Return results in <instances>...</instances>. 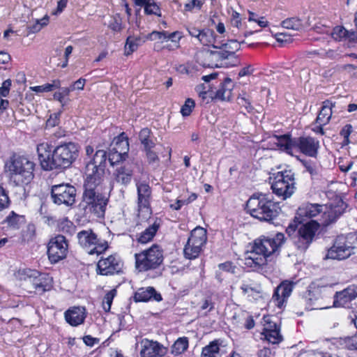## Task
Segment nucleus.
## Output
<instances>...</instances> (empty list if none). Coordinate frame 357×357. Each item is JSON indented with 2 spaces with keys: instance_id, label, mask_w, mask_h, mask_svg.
Wrapping results in <instances>:
<instances>
[{
  "instance_id": "f257e3e1",
  "label": "nucleus",
  "mask_w": 357,
  "mask_h": 357,
  "mask_svg": "<svg viewBox=\"0 0 357 357\" xmlns=\"http://www.w3.org/2000/svg\"><path fill=\"white\" fill-rule=\"evenodd\" d=\"M284 241V235L282 233H278L273 237L262 236L256 239L252 250L245 259V265L258 268L266 264L268 261L279 254V250Z\"/></svg>"
},
{
  "instance_id": "f03ea898",
  "label": "nucleus",
  "mask_w": 357,
  "mask_h": 357,
  "mask_svg": "<svg viewBox=\"0 0 357 357\" xmlns=\"http://www.w3.org/2000/svg\"><path fill=\"white\" fill-rule=\"evenodd\" d=\"M36 164L29 157L13 154L5 162L4 169L9 181L16 186L24 187L34 178Z\"/></svg>"
},
{
  "instance_id": "7ed1b4c3",
  "label": "nucleus",
  "mask_w": 357,
  "mask_h": 357,
  "mask_svg": "<svg viewBox=\"0 0 357 357\" xmlns=\"http://www.w3.org/2000/svg\"><path fill=\"white\" fill-rule=\"evenodd\" d=\"M246 210L253 218L261 221L271 222L281 212L280 204L274 202L271 195L254 194L248 200Z\"/></svg>"
},
{
  "instance_id": "20e7f679",
  "label": "nucleus",
  "mask_w": 357,
  "mask_h": 357,
  "mask_svg": "<svg viewBox=\"0 0 357 357\" xmlns=\"http://www.w3.org/2000/svg\"><path fill=\"white\" fill-rule=\"evenodd\" d=\"M101 183L102 181H92L91 178L85 180L81 203L85 211L98 218L104 216L107 204V198L100 192Z\"/></svg>"
},
{
  "instance_id": "39448f33",
  "label": "nucleus",
  "mask_w": 357,
  "mask_h": 357,
  "mask_svg": "<svg viewBox=\"0 0 357 357\" xmlns=\"http://www.w3.org/2000/svg\"><path fill=\"white\" fill-rule=\"evenodd\" d=\"M135 267L139 271H147L157 268L162 263L163 250L154 244L149 248L135 255Z\"/></svg>"
},
{
  "instance_id": "423d86ee",
  "label": "nucleus",
  "mask_w": 357,
  "mask_h": 357,
  "mask_svg": "<svg viewBox=\"0 0 357 357\" xmlns=\"http://www.w3.org/2000/svg\"><path fill=\"white\" fill-rule=\"evenodd\" d=\"M295 175L291 169H284L273 174L271 182L273 192L283 199L290 197L294 192Z\"/></svg>"
},
{
  "instance_id": "0eeeda50",
  "label": "nucleus",
  "mask_w": 357,
  "mask_h": 357,
  "mask_svg": "<svg viewBox=\"0 0 357 357\" xmlns=\"http://www.w3.org/2000/svg\"><path fill=\"white\" fill-rule=\"evenodd\" d=\"M78 146L73 142L65 143L53 150L52 169H66L71 166L78 156Z\"/></svg>"
},
{
  "instance_id": "6e6552de",
  "label": "nucleus",
  "mask_w": 357,
  "mask_h": 357,
  "mask_svg": "<svg viewBox=\"0 0 357 357\" xmlns=\"http://www.w3.org/2000/svg\"><path fill=\"white\" fill-rule=\"evenodd\" d=\"M77 237L79 245L89 255H100L108 248L107 242L103 239L98 238L91 229L79 231Z\"/></svg>"
},
{
  "instance_id": "1a4fd4ad",
  "label": "nucleus",
  "mask_w": 357,
  "mask_h": 357,
  "mask_svg": "<svg viewBox=\"0 0 357 357\" xmlns=\"http://www.w3.org/2000/svg\"><path fill=\"white\" fill-rule=\"evenodd\" d=\"M207 234L206 230L201 227L194 229L186 243L183 253L186 259H195L199 257L203 250V247L206 243Z\"/></svg>"
},
{
  "instance_id": "9d476101",
  "label": "nucleus",
  "mask_w": 357,
  "mask_h": 357,
  "mask_svg": "<svg viewBox=\"0 0 357 357\" xmlns=\"http://www.w3.org/2000/svg\"><path fill=\"white\" fill-rule=\"evenodd\" d=\"M107 160V152L98 150L86 166V180L102 181Z\"/></svg>"
},
{
  "instance_id": "9b49d317",
  "label": "nucleus",
  "mask_w": 357,
  "mask_h": 357,
  "mask_svg": "<svg viewBox=\"0 0 357 357\" xmlns=\"http://www.w3.org/2000/svg\"><path fill=\"white\" fill-rule=\"evenodd\" d=\"M319 227L320 223L317 220H311L298 228L297 238L294 242L298 250L305 252L309 248Z\"/></svg>"
},
{
  "instance_id": "f8f14e48",
  "label": "nucleus",
  "mask_w": 357,
  "mask_h": 357,
  "mask_svg": "<svg viewBox=\"0 0 357 357\" xmlns=\"http://www.w3.org/2000/svg\"><path fill=\"white\" fill-rule=\"evenodd\" d=\"M51 197L57 205L72 206L75 202L76 189L70 184H59L52 187Z\"/></svg>"
},
{
  "instance_id": "ddd939ff",
  "label": "nucleus",
  "mask_w": 357,
  "mask_h": 357,
  "mask_svg": "<svg viewBox=\"0 0 357 357\" xmlns=\"http://www.w3.org/2000/svg\"><path fill=\"white\" fill-rule=\"evenodd\" d=\"M68 244L65 236L57 235L52 238L47 245V255L52 263H57L66 258Z\"/></svg>"
},
{
  "instance_id": "4468645a",
  "label": "nucleus",
  "mask_w": 357,
  "mask_h": 357,
  "mask_svg": "<svg viewBox=\"0 0 357 357\" xmlns=\"http://www.w3.org/2000/svg\"><path fill=\"white\" fill-rule=\"evenodd\" d=\"M295 283L288 280L282 282L274 290L271 303L282 309L286 305L288 298L290 296Z\"/></svg>"
},
{
  "instance_id": "2eb2a0df",
  "label": "nucleus",
  "mask_w": 357,
  "mask_h": 357,
  "mask_svg": "<svg viewBox=\"0 0 357 357\" xmlns=\"http://www.w3.org/2000/svg\"><path fill=\"white\" fill-rule=\"evenodd\" d=\"M295 155L302 153L310 157H314L319 147V142L309 136L295 138Z\"/></svg>"
},
{
  "instance_id": "dca6fc26",
  "label": "nucleus",
  "mask_w": 357,
  "mask_h": 357,
  "mask_svg": "<svg viewBox=\"0 0 357 357\" xmlns=\"http://www.w3.org/2000/svg\"><path fill=\"white\" fill-rule=\"evenodd\" d=\"M354 235L339 236L336 238V260H344L355 253L356 246L351 240Z\"/></svg>"
},
{
  "instance_id": "f3484780",
  "label": "nucleus",
  "mask_w": 357,
  "mask_h": 357,
  "mask_svg": "<svg viewBox=\"0 0 357 357\" xmlns=\"http://www.w3.org/2000/svg\"><path fill=\"white\" fill-rule=\"evenodd\" d=\"M98 273L102 275H114L121 272L123 264L116 255L101 258L98 262Z\"/></svg>"
},
{
  "instance_id": "a211bd4d",
  "label": "nucleus",
  "mask_w": 357,
  "mask_h": 357,
  "mask_svg": "<svg viewBox=\"0 0 357 357\" xmlns=\"http://www.w3.org/2000/svg\"><path fill=\"white\" fill-rule=\"evenodd\" d=\"M357 298V285L351 284L342 291H336V307L351 309L352 302Z\"/></svg>"
},
{
  "instance_id": "6ab92c4d",
  "label": "nucleus",
  "mask_w": 357,
  "mask_h": 357,
  "mask_svg": "<svg viewBox=\"0 0 357 357\" xmlns=\"http://www.w3.org/2000/svg\"><path fill=\"white\" fill-rule=\"evenodd\" d=\"M37 153L42 168L52 170L53 151L48 142H42L37 146Z\"/></svg>"
},
{
  "instance_id": "aec40b11",
  "label": "nucleus",
  "mask_w": 357,
  "mask_h": 357,
  "mask_svg": "<svg viewBox=\"0 0 357 357\" xmlns=\"http://www.w3.org/2000/svg\"><path fill=\"white\" fill-rule=\"evenodd\" d=\"M167 352V348L157 342L144 340L142 342L141 357H162Z\"/></svg>"
},
{
  "instance_id": "412c9836",
  "label": "nucleus",
  "mask_w": 357,
  "mask_h": 357,
  "mask_svg": "<svg viewBox=\"0 0 357 357\" xmlns=\"http://www.w3.org/2000/svg\"><path fill=\"white\" fill-rule=\"evenodd\" d=\"M326 205H320L317 204H305L298 208L297 211L296 218H312L323 213L326 215Z\"/></svg>"
},
{
  "instance_id": "4be33fe9",
  "label": "nucleus",
  "mask_w": 357,
  "mask_h": 357,
  "mask_svg": "<svg viewBox=\"0 0 357 357\" xmlns=\"http://www.w3.org/2000/svg\"><path fill=\"white\" fill-rule=\"evenodd\" d=\"M137 190V205L139 210L149 209L151 198V188L145 183L136 184Z\"/></svg>"
},
{
  "instance_id": "5701e85b",
  "label": "nucleus",
  "mask_w": 357,
  "mask_h": 357,
  "mask_svg": "<svg viewBox=\"0 0 357 357\" xmlns=\"http://www.w3.org/2000/svg\"><path fill=\"white\" fill-rule=\"evenodd\" d=\"M66 321L73 326L82 324L86 318V309L84 307H73L65 314Z\"/></svg>"
},
{
  "instance_id": "b1692460",
  "label": "nucleus",
  "mask_w": 357,
  "mask_h": 357,
  "mask_svg": "<svg viewBox=\"0 0 357 357\" xmlns=\"http://www.w3.org/2000/svg\"><path fill=\"white\" fill-rule=\"evenodd\" d=\"M273 138L275 139L274 143L278 149L291 155H295V138H291L288 135H275Z\"/></svg>"
},
{
  "instance_id": "393cba45",
  "label": "nucleus",
  "mask_w": 357,
  "mask_h": 357,
  "mask_svg": "<svg viewBox=\"0 0 357 357\" xmlns=\"http://www.w3.org/2000/svg\"><path fill=\"white\" fill-rule=\"evenodd\" d=\"M134 299L136 302H147L151 299L160 301L162 300V297L153 287H149L139 289L135 294Z\"/></svg>"
},
{
  "instance_id": "a878e982",
  "label": "nucleus",
  "mask_w": 357,
  "mask_h": 357,
  "mask_svg": "<svg viewBox=\"0 0 357 357\" xmlns=\"http://www.w3.org/2000/svg\"><path fill=\"white\" fill-rule=\"evenodd\" d=\"M132 165L128 163L118 167L114 173L116 181L123 185L130 183L132 180Z\"/></svg>"
},
{
  "instance_id": "bb28decb",
  "label": "nucleus",
  "mask_w": 357,
  "mask_h": 357,
  "mask_svg": "<svg viewBox=\"0 0 357 357\" xmlns=\"http://www.w3.org/2000/svg\"><path fill=\"white\" fill-rule=\"evenodd\" d=\"M233 88L232 81L230 78L227 77L224 82L220 83L215 98L221 100H229L231 97V91Z\"/></svg>"
},
{
  "instance_id": "cd10ccee",
  "label": "nucleus",
  "mask_w": 357,
  "mask_h": 357,
  "mask_svg": "<svg viewBox=\"0 0 357 357\" xmlns=\"http://www.w3.org/2000/svg\"><path fill=\"white\" fill-rule=\"evenodd\" d=\"M112 149L128 155L129 151L128 139L124 132L115 137L112 144Z\"/></svg>"
},
{
  "instance_id": "c85d7f7f",
  "label": "nucleus",
  "mask_w": 357,
  "mask_h": 357,
  "mask_svg": "<svg viewBox=\"0 0 357 357\" xmlns=\"http://www.w3.org/2000/svg\"><path fill=\"white\" fill-rule=\"evenodd\" d=\"M333 104L329 100L323 102V106L317 117V123L320 125H326L331 119L333 114Z\"/></svg>"
},
{
  "instance_id": "c756f323",
  "label": "nucleus",
  "mask_w": 357,
  "mask_h": 357,
  "mask_svg": "<svg viewBox=\"0 0 357 357\" xmlns=\"http://www.w3.org/2000/svg\"><path fill=\"white\" fill-rule=\"evenodd\" d=\"M159 227L160 223L155 220L139 234L137 238L138 242L142 244H145L151 241L153 238Z\"/></svg>"
},
{
  "instance_id": "7c9ffc66",
  "label": "nucleus",
  "mask_w": 357,
  "mask_h": 357,
  "mask_svg": "<svg viewBox=\"0 0 357 357\" xmlns=\"http://www.w3.org/2000/svg\"><path fill=\"white\" fill-rule=\"evenodd\" d=\"M241 289L245 295L254 298L259 297L261 293V286L255 282L244 281L241 286Z\"/></svg>"
},
{
  "instance_id": "2f4dec72",
  "label": "nucleus",
  "mask_w": 357,
  "mask_h": 357,
  "mask_svg": "<svg viewBox=\"0 0 357 357\" xmlns=\"http://www.w3.org/2000/svg\"><path fill=\"white\" fill-rule=\"evenodd\" d=\"M220 342L215 340L202 349V357H218L220 356Z\"/></svg>"
},
{
  "instance_id": "473e14b6",
  "label": "nucleus",
  "mask_w": 357,
  "mask_h": 357,
  "mask_svg": "<svg viewBox=\"0 0 357 357\" xmlns=\"http://www.w3.org/2000/svg\"><path fill=\"white\" fill-rule=\"evenodd\" d=\"M8 226L13 229H19L20 227L25 223V218L11 211L5 220Z\"/></svg>"
},
{
  "instance_id": "72a5a7b5",
  "label": "nucleus",
  "mask_w": 357,
  "mask_h": 357,
  "mask_svg": "<svg viewBox=\"0 0 357 357\" xmlns=\"http://www.w3.org/2000/svg\"><path fill=\"white\" fill-rule=\"evenodd\" d=\"M189 341L186 337L178 338L172 346V354L175 356L184 353L188 348Z\"/></svg>"
},
{
  "instance_id": "f704fd0d",
  "label": "nucleus",
  "mask_w": 357,
  "mask_h": 357,
  "mask_svg": "<svg viewBox=\"0 0 357 357\" xmlns=\"http://www.w3.org/2000/svg\"><path fill=\"white\" fill-rule=\"evenodd\" d=\"M197 40L201 44L204 45H212L216 47V46L214 45V31L209 29H202V32Z\"/></svg>"
},
{
  "instance_id": "c9c22d12",
  "label": "nucleus",
  "mask_w": 357,
  "mask_h": 357,
  "mask_svg": "<svg viewBox=\"0 0 357 357\" xmlns=\"http://www.w3.org/2000/svg\"><path fill=\"white\" fill-rule=\"evenodd\" d=\"M59 89L60 90L59 91H56L54 93V99L59 101L61 107H64L70 101V99L67 97L69 96L71 91L70 90L69 87H60Z\"/></svg>"
},
{
  "instance_id": "e433bc0d",
  "label": "nucleus",
  "mask_w": 357,
  "mask_h": 357,
  "mask_svg": "<svg viewBox=\"0 0 357 357\" xmlns=\"http://www.w3.org/2000/svg\"><path fill=\"white\" fill-rule=\"evenodd\" d=\"M319 294V290H314L311 291L308 290L305 296V299L306 301L307 305H308V307L313 310V309H326L328 308L327 307H319L316 305L315 302L318 299V296Z\"/></svg>"
},
{
  "instance_id": "4c0bfd02",
  "label": "nucleus",
  "mask_w": 357,
  "mask_h": 357,
  "mask_svg": "<svg viewBox=\"0 0 357 357\" xmlns=\"http://www.w3.org/2000/svg\"><path fill=\"white\" fill-rule=\"evenodd\" d=\"M282 27L287 29L300 31L303 29L301 20L298 17H290L286 19L282 22Z\"/></svg>"
},
{
  "instance_id": "58836bf2",
  "label": "nucleus",
  "mask_w": 357,
  "mask_h": 357,
  "mask_svg": "<svg viewBox=\"0 0 357 357\" xmlns=\"http://www.w3.org/2000/svg\"><path fill=\"white\" fill-rule=\"evenodd\" d=\"M47 276L45 275H39L38 278H35L33 280V285L35 286L36 290L41 292L48 291L50 289V284L46 282Z\"/></svg>"
},
{
  "instance_id": "ea45409f",
  "label": "nucleus",
  "mask_w": 357,
  "mask_h": 357,
  "mask_svg": "<svg viewBox=\"0 0 357 357\" xmlns=\"http://www.w3.org/2000/svg\"><path fill=\"white\" fill-rule=\"evenodd\" d=\"M61 82L59 80H54L52 83L45 84L40 86L31 87L33 91L37 93L52 91L56 89L60 88Z\"/></svg>"
},
{
  "instance_id": "a19ab883",
  "label": "nucleus",
  "mask_w": 357,
  "mask_h": 357,
  "mask_svg": "<svg viewBox=\"0 0 357 357\" xmlns=\"http://www.w3.org/2000/svg\"><path fill=\"white\" fill-rule=\"evenodd\" d=\"M356 335L353 337H340L336 340V347L341 349H348L354 350V340Z\"/></svg>"
},
{
  "instance_id": "79ce46f5",
  "label": "nucleus",
  "mask_w": 357,
  "mask_h": 357,
  "mask_svg": "<svg viewBox=\"0 0 357 357\" xmlns=\"http://www.w3.org/2000/svg\"><path fill=\"white\" fill-rule=\"evenodd\" d=\"M140 41V38L128 37L125 45V54L128 56L135 52L137 49Z\"/></svg>"
},
{
  "instance_id": "37998d69",
  "label": "nucleus",
  "mask_w": 357,
  "mask_h": 357,
  "mask_svg": "<svg viewBox=\"0 0 357 357\" xmlns=\"http://www.w3.org/2000/svg\"><path fill=\"white\" fill-rule=\"evenodd\" d=\"M348 203L342 197L336 196V218L349 211Z\"/></svg>"
},
{
  "instance_id": "c03bdc74",
  "label": "nucleus",
  "mask_w": 357,
  "mask_h": 357,
  "mask_svg": "<svg viewBox=\"0 0 357 357\" xmlns=\"http://www.w3.org/2000/svg\"><path fill=\"white\" fill-rule=\"evenodd\" d=\"M352 132L353 126L351 124H347L342 128L340 132V136L343 138V141L340 143L341 148L349 144V136Z\"/></svg>"
},
{
  "instance_id": "a18cd8bd",
  "label": "nucleus",
  "mask_w": 357,
  "mask_h": 357,
  "mask_svg": "<svg viewBox=\"0 0 357 357\" xmlns=\"http://www.w3.org/2000/svg\"><path fill=\"white\" fill-rule=\"evenodd\" d=\"M116 294V290L114 289L108 291L104 296L102 305L105 312H109L110 310L113 299Z\"/></svg>"
},
{
  "instance_id": "49530a36",
  "label": "nucleus",
  "mask_w": 357,
  "mask_h": 357,
  "mask_svg": "<svg viewBox=\"0 0 357 357\" xmlns=\"http://www.w3.org/2000/svg\"><path fill=\"white\" fill-rule=\"evenodd\" d=\"M265 338L272 344H278L282 340L280 333V328L272 330L264 335Z\"/></svg>"
},
{
  "instance_id": "de8ad7c7",
  "label": "nucleus",
  "mask_w": 357,
  "mask_h": 357,
  "mask_svg": "<svg viewBox=\"0 0 357 357\" xmlns=\"http://www.w3.org/2000/svg\"><path fill=\"white\" fill-rule=\"evenodd\" d=\"M127 156L128 155H124L122 153L115 151L111 149L108 155V160L112 165H114L115 164L124 160Z\"/></svg>"
},
{
  "instance_id": "09e8293b",
  "label": "nucleus",
  "mask_w": 357,
  "mask_h": 357,
  "mask_svg": "<svg viewBox=\"0 0 357 357\" xmlns=\"http://www.w3.org/2000/svg\"><path fill=\"white\" fill-rule=\"evenodd\" d=\"M238 104L241 107H245L246 111L249 113H251L254 107L251 105V100L248 96H247L245 93L242 94L241 96H238L237 98Z\"/></svg>"
},
{
  "instance_id": "8fccbe9b",
  "label": "nucleus",
  "mask_w": 357,
  "mask_h": 357,
  "mask_svg": "<svg viewBox=\"0 0 357 357\" xmlns=\"http://www.w3.org/2000/svg\"><path fill=\"white\" fill-rule=\"evenodd\" d=\"M144 12L147 15H160V9L159 6L154 2L149 0L146 4L144 6Z\"/></svg>"
},
{
  "instance_id": "3c124183",
  "label": "nucleus",
  "mask_w": 357,
  "mask_h": 357,
  "mask_svg": "<svg viewBox=\"0 0 357 357\" xmlns=\"http://www.w3.org/2000/svg\"><path fill=\"white\" fill-rule=\"evenodd\" d=\"M264 331L262 334L264 335L268 332L280 328L277 324L272 320V317L271 316H264Z\"/></svg>"
},
{
  "instance_id": "603ef678",
  "label": "nucleus",
  "mask_w": 357,
  "mask_h": 357,
  "mask_svg": "<svg viewBox=\"0 0 357 357\" xmlns=\"http://www.w3.org/2000/svg\"><path fill=\"white\" fill-rule=\"evenodd\" d=\"M206 0H190L184 6L185 11H192L193 9L200 10Z\"/></svg>"
},
{
  "instance_id": "864d4df0",
  "label": "nucleus",
  "mask_w": 357,
  "mask_h": 357,
  "mask_svg": "<svg viewBox=\"0 0 357 357\" xmlns=\"http://www.w3.org/2000/svg\"><path fill=\"white\" fill-rule=\"evenodd\" d=\"M195 101L191 98H188L184 105L181 107V113L183 116H189L192 109L195 107Z\"/></svg>"
},
{
  "instance_id": "5fc2aeb1",
  "label": "nucleus",
  "mask_w": 357,
  "mask_h": 357,
  "mask_svg": "<svg viewBox=\"0 0 357 357\" xmlns=\"http://www.w3.org/2000/svg\"><path fill=\"white\" fill-rule=\"evenodd\" d=\"M9 204V197L3 188L0 185V211L8 208Z\"/></svg>"
},
{
  "instance_id": "6e6d98bb",
  "label": "nucleus",
  "mask_w": 357,
  "mask_h": 357,
  "mask_svg": "<svg viewBox=\"0 0 357 357\" xmlns=\"http://www.w3.org/2000/svg\"><path fill=\"white\" fill-rule=\"evenodd\" d=\"M167 31H153L150 33V39L152 40H160L161 43L167 41Z\"/></svg>"
},
{
  "instance_id": "4d7b16f0",
  "label": "nucleus",
  "mask_w": 357,
  "mask_h": 357,
  "mask_svg": "<svg viewBox=\"0 0 357 357\" xmlns=\"http://www.w3.org/2000/svg\"><path fill=\"white\" fill-rule=\"evenodd\" d=\"M181 38V33L178 31H174L172 33L167 31V41L170 40L176 48L179 47V41Z\"/></svg>"
},
{
  "instance_id": "13d9d810",
  "label": "nucleus",
  "mask_w": 357,
  "mask_h": 357,
  "mask_svg": "<svg viewBox=\"0 0 357 357\" xmlns=\"http://www.w3.org/2000/svg\"><path fill=\"white\" fill-rule=\"evenodd\" d=\"M231 24L232 26L241 29L243 26L240 14L236 11H233L231 17Z\"/></svg>"
},
{
  "instance_id": "bf43d9fd",
  "label": "nucleus",
  "mask_w": 357,
  "mask_h": 357,
  "mask_svg": "<svg viewBox=\"0 0 357 357\" xmlns=\"http://www.w3.org/2000/svg\"><path fill=\"white\" fill-rule=\"evenodd\" d=\"M146 156L149 164L157 166L159 162V158L156 152L153 150L146 152Z\"/></svg>"
},
{
  "instance_id": "052dcab7",
  "label": "nucleus",
  "mask_w": 357,
  "mask_h": 357,
  "mask_svg": "<svg viewBox=\"0 0 357 357\" xmlns=\"http://www.w3.org/2000/svg\"><path fill=\"white\" fill-rule=\"evenodd\" d=\"M234 54L230 53V50H227L225 52H207L206 56L207 57H212V58H219L222 60L226 59L229 57V56L233 55Z\"/></svg>"
},
{
  "instance_id": "680f3d73",
  "label": "nucleus",
  "mask_w": 357,
  "mask_h": 357,
  "mask_svg": "<svg viewBox=\"0 0 357 357\" xmlns=\"http://www.w3.org/2000/svg\"><path fill=\"white\" fill-rule=\"evenodd\" d=\"M224 46L225 49L230 50L231 54H234L236 51L240 49L241 44L236 40H230Z\"/></svg>"
},
{
  "instance_id": "e2e57ef3",
  "label": "nucleus",
  "mask_w": 357,
  "mask_h": 357,
  "mask_svg": "<svg viewBox=\"0 0 357 357\" xmlns=\"http://www.w3.org/2000/svg\"><path fill=\"white\" fill-rule=\"evenodd\" d=\"M61 113V111L59 112L58 113L51 114L50 118L47 120V127H54L56 125H58L59 122V116Z\"/></svg>"
},
{
  "instance_id": "0e129e2a",
  "label": "nucleus",
  "mask_w": 357,
  "mask_h": 357,
  "mask_svg": "<svg viewBox=\"0 0 357 357\" xmlns=\"http://www.w3.org/2000/svg\"><path fill=\"white\" fill-rule=\"evenodd\" d=\"M10 86L11 81L10 79L5 80L0 87V96L3 97L7 96L9 93Z\"/></svg>"
},
{
  "instance_id": "69168bd1",
  "label": "nucleus",
  "mask_w": 357,
  "mask_h": 357,
  "mask_svg": "<svg viewBox=\"0 0 357 357\" xmlns=\"http://www.w3.org/2000/svg\"><path fill=\"white\" fill-rule=\"evenodd\" d=\"M86 83V79L84 78H79L77 81H75L74 83H73L70 86L69 89L71 91L74 90H82L84 87Z\"/></svg>"
},
{
  "instance_id": "338daca9",
  "label": "nucleus",
  "mask_w": 357,
  "mask_h": 357,
  "mask_svg": "<svg viewBox=\"0 0 357 357\" xmlns=\"http://www.w3.org/2000/svg\"><path fill=\"white\" fill-rule=\"evenodd\" d=\"M109 26L114 31H120L122 29L121 19L119 17H114Z\"/></svg>"
},
{
  "instance_id": "774afa93",
  "label": "nucleus",
  "mask_w": 357,
  "mask_h": 357,
  "mask_svg": "<svg viewBox=\"0 0 357 357\" xmlns=\"http://www.w3.org/2000/svg\"><path fill=\"white\" fill-rule=\"evenodd\" d=\"M150 135L151 131L148 128H144L142 129L139 135V138L141 142V143H143L144 142H146L150 139Z\"/></svg>"
}]
</instances>
